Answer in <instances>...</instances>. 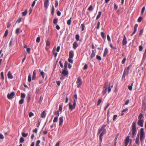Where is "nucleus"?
I'll use <instances>...</instances> for the list:
<instances>
[{
  "label": "nucleus",
  "instance_id": "obj_1",
  "mask_svg": "<svg viewBox=\"0 0 146 146\" xmlns=\"http://www.w3.org/2000/svg\"><path fill=\"white\" fill-rule=\"evenodd\" d=\"M107 90L108 93H109L111 91L110 84L108 83H106L104 87V89L102 92L103 94H105Z\"/></svg>",
  "mask_w": 146,
  "mask_h": 146
},
{
  "label": "nucleus",
  "instance_id": "obj_2",
  "mask_svg": "<svg viewBox=\"0 0 146 146\" xmlns=\"http://www.w3.org/2000/svg\"><path fill=\"white\" fill-rule=\"evenodd\" d=\"M136 123L135 122H133L132 126L131 131L132 132L133 136L136 135Z\"/></svg>",
  "mask_w": 146,
  "mask_h": 146
},
{
  "label": "nucleus",
  "instance_id": "obj_3",
  "mask_svg": "<svg viewBox=\"0 0 146 146\" xmlns=\"http://www.w3.org/2000/svg\"><path fill=\"white\" fill-rule=\"evenodd\" d=\"M140 140L141 142L143 141L145 138V133L144 132L143 129L141 128L140 130Z\"/></svg>",
  "mask_w": 146,
  "mask_h": 146
},
{
  "label": "nucleus",
  "instance_id": "obj_4",
  "mask_svg": "<svg viewBox=\"0 0 146 146\" xmlns=\"http://www.w3.org/2000/svg\"><path fill=\"white\" fill-rule=\"evenodd\" d=\"M101 132L100 135H103L106 132V129L104 128V127L103 126L101 129H100L98 133V135Z\"/></svg>",
  "mask_w": 146,
  "mask_h": 146
},
{
  "label": "nucleus",
  "instance_id": "obj_5",
  "mask_svg": "<svg viewBox=\"0 0 146 146\" xmlns=\"http://www.w3.org/2000/svg\"><path fill=\"white\" fill-rule=\"evenodd\" d=\"M76 83L77 84V86L78 88H79V87L81 86L82 83V79L81 78L79 77L77 79V81H76Z\"/></svg>",
  "mask_w": 146,
  "mask_h": 146
},
{
  "label": "nucleus",
  "instance_id": "obj_6",
  "mask_svg": "<svg viewBox=\"0 0 146 146\" xmlns=\"http://www.w3.org/2000/svg\"><path fill=\"white\" fill-rule=\"evenodd\" d=\"M15 95V93L14 92H12L10 94L8 93L7 95V97L9 99L13 98Z\"/></svg>",
  "mask_w": 146,
  "mask_h": 146
},
{
  "label": "nucleus",
  "instance_id": "obj_7",
  "mask_svg": "<svg viewBox=\"0 0 146 146\" xmlns=\"http://www.w3.org/2000/svg\"><path fill=\"white\" fill-rule=\"evenodd\" d=\"M130 141L129 136H127L125 139V146H127L128 144Z\"/></svg>",
  "mask_w": 146,
  "mask_h": 146
},
{
  "label": "nucleus",
  "instance_id": "obj_8",
  "mask_svg": "<svg viewBox=\"0 0 146 146\" xmlns=\"http://www.w3.org/2000/svg\"><path fill=\"white\" fill-rule=\"evenodd\" d=\"M76 105L73 104L72 105L71 103H69V109L71 110H72L73 109H74L76 107Z\"/></svg>",
  "mask_w": 146,
  "mask_h": 146
},
{
  "label": "nucleus",
  "instance_id": "obj_9",
  "mask_svg": "<svg viewBox=\"0 0 146 146\" xmlns=\"http://www.w3.org/2000/svg\"><path fill=\"white\" fill-rule=\"evenodd\" d=\"M129 66H128L127 68H125V70L123 73V77L124 76L125 74H128L129 72Z\"/></svg>",
  "mask_w": 146,
  "mask_h": 146
},
{
  "label": "nucleus",
  "instance_id": "obj_10",
  "mask_svg": "<svg viewBox=\"0 0 146 146\" xmlns=\"http://www.w3.org/2000/svg\"><path fill=\"white\" fill-rule=\"evenodd\" d=\"M127 43L126 38L125 36H124L122 40V44L123 45H126Z\"/></svg>",
  "mask_w": 146,
  "mask_h": 146
},
{
  "label": "nucleus",
  "instance_id": "obj_11",
  "mask_svg": "<svg viewBox=\"0 0 146 146\" xmlns=\"http://www.w3.org/2000/svg\"><path fill=\"white\" fill-rule=\"evenodd\" d=\"M143 120H139L137 124L141 127H142L143 126Z\"/></svg>",
  "mask_w": 146,
  "mask_h": 146
},
{
  "label": "nucleus",
  "instance_id": "obj_12",
  "mask_svg": "<svg viewBox=\"0 0 146 146\" xmlns=\"http://www.w3.org/2000/svg\"><path fill=\"white\" fill-rule=\"evenodd\" d=\"M138 26V25L137 24H136L135 25V26H134V32H133V33L131 35V36H133V35L135 34V33L136 32V31H137V27Z\"/></svg>",
  "mask_w": 146,
  "mask_h": 146
},
{
  "label": "nucleus",
  "instance_id": "obj_13",
  "mask_svg": "<svg viewBox=\"0 0 146 146\" xmlns=\"http://www.w3.org/2000/svg\"><path fill=\"white\" fill-rule=\"evenodd\" d=\"M59 125L60 126H61L63 122V117H60L59 120Z\"/></svg>",
  "mask_w": 146,
  "mask_h": 146
},
{
  "label": "nucleus",
  "instance_id": "obj_14",
  "mask_svg": "<svg viewBox=\"0 0 146 146\" xmlns=\"http://www.w3.org/2000/svg\"><path fill=\"white\" fill-rule=\"evenodd\" d=\"M139 134H138L137 135V137L136 139L135 140V143H136L138 145H139Z\"/></svg>",
  "mask_w": 146,
  "mask_h": 146
},
{
  "label": "nucleus",
  "instance_id": "obj_15",
  "mask_svg": "<svg viewBox=\"0 0 146 146\" xmlns=\"http://www.w3.org/2000/svg\"><path fill=\"white\" fill-rule=\"evenodd\" d=\"M74 56V52L73 51H70V52L69 57L70 58H72Z\"/></svg>",
  "mask_w": 146,
  "mask_h": 146
},
{
  "label": "nucleus",
  "instance_id": "obj_16",
  "mask_svg": "<svg viewBox=\"0 0 146 146\" xmlns=\"http://www.w3.org/2000/svg\"><path fill=\"white\" fill-rule=\"evenodd\" d=\"M36 70H34L33 74V76L32 77V80H35L36 79Z\"/></svg>",
  "mask_w": 146,
  "mask_h": 146
},
{
  "label": "nucleus",
  "instance_id": "obj_17",
  "mask_svg": "<svg viewBox=\"0 0 146 146\" xmlns=\"http://www.w3.org/2000/svg\"><path fill=\"white\" fill-rule=\"evenodd\" d=\"M48 1L49 0H45L44 2V6L46 8H47L48 6Z\"/></svg>",
  "mask_w": 146,
  "mask_h": 146
},
{
  "label": "nucleus",
  "instance_id": "obj_18",
  "mask_svg": "<svg viewBox=\"0 0 146 146\" xmlns=\"http://www.w3.org/2000/svg\"><path fill=\"white\" fill-rule=\"evenodd\" d=\"M67 69H64V70L63 71L62 74H63L64 76L67 75L68 74V72L66 71Z\"/></svg>",
  "mask_w": 146,
  "mask_h": 146
},
{
  "label": "nucleus",
  "instance_id": "obj_19",
  "mask_svg": "<svg viewBox=\"0 0 146 146\" xmlns=\"http://www.w3.org/2000/svg\"><path fill=\"white\" fill-rule=\"evenodd\" d=\"M8 77L9 78L12 79L13 78V76L12 74H11L10 71H9L7 74Z\"/></svg>",
  "mask_w": 146,
  "mask_h": 146
},
{
  "label": "nucleus",
  "instance_id": "obj_20",
  "mask_svg": "<svg viewBox=\"0 0 146 146\" xmlns=\"http://www.w3.org/2000/svg\"><path fill=\"white\" fill-rule=\"evenodd\" d=\"M139 120H143V115L142 113H140L138 116Z\"/></svg>",
  "mask_w": 146,
  "mask_h": 146
},
{
  "label": "nucleus",
  "instance_id": "obj_21",
  "mask_svg": "<svg viewBox=\"0 0 146 146\" xmlns=\"http://www.w3.org/2000/svg\"><path fill=\"white\" fill-rule=\"evenodd\" d=\"M46 115V113L45 111H44L41 113V117L42 118H44L45 117Z\"/></svg>",
  "mask_w": 146,
  "mask_h": 146
},
{
  "label": "nucleus",
  "instance_id": "obj_22",
  "mask_svg": "<svg viewBox=\"0 0 146 146\" xmlns=\"http://www.w3.org/2000/svg\"><path fill=\"white\" fill-rule=\"evenodd\" d=\"M95 56V53L94 50L92 51V52L90 56V59H91Z\"/></svg>",
  "mask_w": 146,
  "mask_h": 146
},
{
  "label": "nucleus",
  "instance_id": "obj_23",
  "mask_svg": "<svg viewBox=\"0 0 146 146\" xmlns=\"http://www.w3.org/2000/svg\"><path fill=\"white\" fill-rule=\"evenodd\" d=\"M108 53V49L107 48H106L104 50V53L103 56H105Z\"/></svg>",
  "mask_w": 146,
  "mask_h": 146
},
{
  "label": "nucleus",
  "instance_id": "obj_24",
  "mask_svg": "<svg viewBox=\"0 0 146 146\" xmlns=\"http://www.w3.org/2000/svg\"><path fill=\"white\" fill-rule=\"evenodd\" d=\"M73 48L75 49L78 46V44L76 42H74V43L73 45Z\"/></svg>",
  "mask_w": 146,
  "mask_h": 146
},
{
  "label": "nucleus",
  "instance_id": "obj_25",
  "mask_svg": "<svg viewBox=\"0 0 146 146\" xmlns=\"http://www.w3.org/2000/svg\"><path fill=\"white\" fill-rule=\"evenodd\" d=\"M28 135V133H25L24 132H22V136H23V137H26Z\"/></svg>",
  "mask_w": 146,
  "mask_h": 146
},
{
  "label": "nucleus",
  "instance_id": "obj_26",
  "mask_svg": "<svg viewBox=\"0 0 146 146\" xmlns=\"http://www.w3.org/2000/svg\"><path fill=\"white\" fill-rule=\"evenodd\" d=\"M68 65V62L67 61H65L64 66V69H67V66Z\"/></svg>",
  "mask_w": 146,
  "mask_h": 146
},
{
  "label": "nucleus",
  "instance_id": "obj_27",
  "mask_svg": "<svg viewBox=\"0 0 146 146\" xmlns=\"http://www.w3.org/2000/svg\"><path fill=\"white\" fill-rule=\"evenodd\" d=\"M31 75L30 74H29L28 77V81L29 82H30L31 81Z\"/></svg>",
  "mask_w": 146,
  "mask_h": 146
},
{
  "label": "nucleus",
  "instance_id": "obj_28",
  "mask_svg": "<svg viewBox=\"0 0 146 146\" xmlns=\"http://www.w3.org/2000/svg\"><path fill=\"white\" fill-rule=\"evenodd\" d=\"M50 42L48 40H47L46 42V49H47V46H49L50 45Z\"/></svg>",
  "mask_w": 146,
  "mask_h": 146
},
{
  "label": "nucleus",
  "instance_id": "obj_29",
  "mask_svg": "<svg viewBox=\"0 0 146 146\" xmlns=\"http://www.w3.org/2000/svg\"><path fill=\"white\" fill-rule=\"evenodd\" d=\"M102 12H99L98 13V15L97 16V17L96 18V19H98L100 17V16L101 15Z\"/></svg>",
  "mask_w": 146,
  "mask_h": 146
},
{
  "label": "nucleus",
  "instance_id": "obj_30",
  "mask_svg": "<svg viewBox=\"0 0 146 146\" xmlns=\"http://www.w3.org/2000/svg\"><path fill=\"white\" fill-rule=\"evenodd\" d=\"M1 78L2 80H4V73L3 72H2L1 73Z\"/></svg>",
  "mask_w": 146,
  "mask_h": 146
},
{
  "label": "nucleus",
  "instance_id": "obj_31",
  "mask_svg": "<svg viewBox=\"0 0 146 146\" xmlns=\"http://www.w3.org/2000/svg\"><path fill=\"white\" fill-rule=\"evenodd\" d=\"M133 83H132L131 84V86H128V89L130 91L132 90V86H133Z\"/></svg>",
  "mask_w": 146,
  "mask_h": 146
},
{
  "label": "nucleus",
  "instance_id": "obj_32",
  "mask_svg": "<svg viewBox=\"0 0 146 146\" xmlns=\"http://www.w3.org/2000/svg\"><path fill=\"white\" fill-rule=\"evenodd\" d=\"M25 94L21 93V97L22 98L21 99H23L25 98Z\"/></svg>",
  "mask_w": 146,
  "mask_h": 146
},
{
  "label": "nucleus",
  "instance_id": "obj_33",
  "mask_svg": "<svg viewBox=\"0 0 146 146\" xmlns=\"http://www.w3.org/2000/svg\"><path fill=\"white\" fill-rule=\"evenodd\" d=\"M24 101V100L23 99H21L19 102V104H23Z\"/></svg>",
  "mask_w": 146,
  "mask_h": 146
},
{
  "label": "nucleus",
  "instance_id": "obj_34",
  "mask_svg": "<svg viewBox=\"0 0 146 146\" xmlns=\"http://www.w3.org/2000/svg\"><path fill=\"white\" fill-rule=\"evenodd\" d=\"M8 31L7 30L6 31L5 33V34L3 36L4 37H6L7 36V35L8 34Z\"/></svg>",
  "mask_w": 146,
  "mask_h": 146
},
{
  "label": "nucleus",
  "instance_id": "obj_35",
  "mask_svg": "<svg viewBox=\"0 0 146 146\" xmlns=\"http://www.w3.org/2000/svg\"><path fill=\"white\" fill-rule=\"evenodd\" d=\"M24 141V138L22 137H21L19 140L20 143H22Z\"/></svg>",
  "mask_w": 146,
  "mask_h": 146
},
{
  "label": "nucleus",
  "instance_id": "obj_36",
  "mask_svg": "<svg viewBox=\"0 0 146 146\" xmlns=\"http://www.w3.org/2000/svg\"><path fill=\"white\" fill-rule=\"evenodd\" d=\"M102 99H100L98 100L97 103V106H99L100 104L102 101Z\"/></svg>",
  "mask_w": 146,
  "mask_h": 146
},
{
  "label": "nucleus",
  "instance_id": "obj_37",
  "mask_svg": "<svg viewBox=\"0 0 146 146\" xmlns=\"http://www.w3.org/2000/svg\"><path fill=\"white\" fill-rule=\"evenodd\" d=\"M27 10H26L25 11L23 12L22 13V14L23 15V16H25L27 15Z\"/></svg>",
  "mask_w": 146,
  "mask_h": 146
},
{
  "label": "nucleus",
  "instance_id": "obj_38",
  "mask_svg": "<svg viewBox=\"0 0 146 146\" xmlns=\"http://www.w3.org/2000/svg\"><path fill=\"white\" fill-rule=\"evenodd\" d=\"M71 17L70 18V19L68 20L67 21V24L68 25H70L71 24Z\"/></svg>",
  "mask_w": 146,
  "mask_h": 146
},
{
  "label": "nucleus",
  "instance_id": "obj_39",
  "mask_svg": "<svg viewBox=\"0 0 146 146\" xmlns=\"http://www.w3.org/2000/svg\"><path fill=\"white\" fill-rule=\"evenodd\" d=\"M13 42V40L12 39H11V40H10V43L9 44V46H11L12 45V43Z\"/></svg>",
  "mask_w": 146,
  "mask_h": 146
},
{
  "label": "nucleus",
  "instance_id": "obj_40",
  "mask_svg": "<svg viewBox=\"0 0 146 146\" xmlns=\"http://www.w3.org/2000/svg\"><path fill=\"white\" fill-rule=\"evenodd\" d=\"M58 22V19H55L53 20V23L54 24H56Z\"/></svg>",
  "mask_w": 146,
  "mask_h": 146
},
{
  "label": "nucleus",
  "instance_id": "obj_41",
  "mask_svg": "<svg viewBox=\"0 0 146 146\" xmlns=\"http://www.w3.org/2000/svg\"><path fill=\"white\" fill-rule=\"evenodd\" d=\"M145 7H144L142 9V10H141V15H143V13L144 12V11H145Z\"/></svg>",
  "mask_w": 146,
  "mask_h": 146
},
{
  "label": "nucleus",
  "instance_id": "obj_42",
  "mask_svg": "<svg viewBox=\"0 0 146 146\" xmlns=\"http://www.w3.org/2000/svg\"><path fill=\"white\" fill-rule=\"evenodd\" d=\"M96 59L99 60H101V57L98 55L96 56Z\"/></svg>",
  "mask_w": 146,
  "mask_h": 146
},
{
  "label": "nucleus",
  "instance_id": "obj_43",
  "mask_svg": "<svg viewBox=\"0 0 146 146\" xmlns=\"http://www.w3.org/2000/svg\"><path fill=\"white\" fill-rule=\"evenodd\" d=\"M58 117H55L54 119L53 120V122H56L58 120Z\"/></svg>",
  "mask_w": 146,
  "mask_h": 146
},
{
  "label": "nucleus",
  "instance_id": "obj_44",
  "mask_svg": "<svg viewBox=\"0 0 146 146\" xmlns=\"http://www.w3.org/2000/svg\"><path fill=\"white\" fill-rule=\"evenodd\" d=\"M88 9L89 11H92L93 10L92 6V5L90 6L88 8Z\"/></svg>",
  "mask_w": 146,
  "mask_h": 146
},
{
  "label": "nucleus",
  "instance_id": "obj_45",
  "mask_svg": "<svg viewBox=\"0 0 146 146\" xmlns=\"http://www.w3.org/2000/svg\"><path fill=\"white\" fill-rule=\"evenodd\" d=\"M54 114L56 115H57V117H58L59 116V113L58 111H57L55 112L54 113Z\"/></svg>",
  "mask_w": 146,
  "mask_h": 146
},
{
  "label": "nucleus",
  "instance_id": "obj_46",
  "mask_svg": "<svg viewBox=\"0 0 146 146\" xmlns=\"http://www.w3.org/2000/svg\"><path fill=\"white\" fill-rule=\"evenodd\" d=\"M142 19V18L141 17H140L138 18V19L137 21H138V22H140L141 21Z\"/></svg>",
  "mask_w": 146,
  "mask_h": 146
},
{
  "label": "nucleus",
  "instance_id": "obj_47",
  "mask_svg": "<svg viewBox=\"0 0 146 146\" xmlns=\"http://www.w3.org/2000/svg\"><path fill=\"white\" fill-rule=\"evenodd\" d=\"M101 34L102 38H104L105 37L104 33L103 32H102L101 33Z\"/></svg>",
  "mask_w": 146,
  "mask_h": 146
},
{
  "label": "nucleus",
  "instance_id": "obj_48",
  "mask_svg": "<svg viewBox=\"0 0 146 146\" xmlns=\"http://www.w3.org/2000/svg\"><path fill=\"white\" fill-rule=\"evenodd\" d=\"M20 31V29L19 28H17L16 31L15 33H16L18 34L19 33V32Z\"/></svg>",
  "mask_w": 146,
  "mask_h": 146
},
{
  "label": "nucleus",
  "instance_id": "obj_49",
  "mask_svg": "<svg viewBox=\"0 0 146 146\" xmlns=\"http://www.w3.org/2000/svg\"><path fill=\"white\" fill-rule=\"evenodd\" d=\"M143 46L141 45V46H139V51H141L143 49Z\"/></svg>",
  "mask_w": 146,
  "mask_h": 146
},
{
  "label": "nucleus",
  "instance_id": "obj_50",
  "mask_svg": "<svg viewBox=\"0 0 146 146\" xmlns=\"http://www.w3.org/2000/svg\"><path fill=\"white\" fill-rule=\"evenodd\" d=\"M82 26V30L83 31L84 29L85 26L84 24H82L81 25Z\"/></svg>",
  "mask_w": 146,
  "mask_h": 146
},
{
  "label": "nucleus",
  "instance_id": "obj_51",
  "mask_svg": "<svg viewBox=\"0 0 146 146\" xmlns=\"http://www.w3.org/2000/svg\"><path fill=\"white\" fill-rule=\"evenodd\" d=\"M22 20V19L21 18H19V19H17V22L18 23H20Z\"/></svg>",
  "mask_w": 146,
  "mask_h": 146
},
{
  "label": "nucleus",
  "instance_id": "obj_52",
  "mask_svg": "<svg viewBox=\"0 0 146 146\" xmlns=\"http://www.w3.org/2000/svg\"><path fill=\"white\" fill-rule=\"evenodd\" d=\"M79 36L78 35H76V39L77 40H79Z\"/></svg>",
  "mask_w": 146,
  "mask_h": 146
},
{
  "label": "nucleus",
  "instance_id": "obj_53",
  "mask_svg": "<svg viewBox=\"0 0 146 146\" xmlns=\"http://www.w3.org/2000/svg\"><path fill=\"white\" fill-rule=\"evenodd\" d=\"M100 26V22H98L97 23V25L96 28L97 29H99Z\"/></svg>",
  "mask_w": 146,
  "mask_h": 146
},
{
  "label": "nucleus",
  "instance_id": "obj_54",
  "mask_svg": "<svg viewBox=\"0 0 146 146\" xmlns=\"http://www.w3.org/2000/svg\"><path fill=\"white\" fill-rule=\"evenodd\" d=\"M71 59V58H69L68 59V61L69 62L72 63H73V60H72Z\"/></svg>",
  "mask_w": 146,
  "mask_h": 146
},
{
  "label": "nucleus",
  "instance_id": "obj_55",
  "mask_svg": "<svg viewBox=\"0 0 146 146\" xmlns=\"http://www.w3.org/2000/svg\"><path fill=\"white\" fill-rule=\"evenodd\" d=\"M36 0H35V1L33 2L32 5H31L32 7H33L34 6L35 4L36 3Z\"/></svg>",
  "mask_w": 146,
  "mask_h": 146
},
{
  "label": "nucleus",
  "instance_id": "obj_56",
  "mask_svg": "<svg viewBox=\"0 0 146 146\" xmlns=\"http://www.w3.org/2000/svg\"><path fill=\"white\" fill-rule=\"evenodd\" d=\"M36 0H35V1L33 2L32 5H31L32 7H33L34 6L35 4L36 3Z\"/></svg>",
  "mask_w": 146,
  "mask_h": 146
},
{
  "label": "nucleus",
  "instance_id": "obj_57",
  "mask_svg": "<svg viewBox=\"0 0 146 146\" xmlns=\"http://www.w3.org/2000/svg\"><path fill=\"white\" fill-rule=\"evenodd\" d=\"M34 114L32 112H30L29 115V117H31L32 116H33Z\"/></svg>",
  "mask_w": 146,
  "mask_h": 146
},
{
  "label": "nucleus",
  "instance_id": "obj_58",
  "mask_svg": "<svg viewBox=\"0 0 146 146\" xmlns=\"http://www.w3.org/2000/svg\"><path fill=\"white\" fill-rule=\"evenodd\" d=\"M40 74L41 75V76H42V78L44 79V72H40Z\"/></svg>",
  "mask_w": 146,
  "mask_h": 146
},
{
  "label": "nucleus",
  "instance_id": "obj_59",
  "mask_svg": "<svg viewBox=\"0 0 146 146\" xmlns=\"http://www.w3.org/2000/svg\"><path fill=\"white\" fill-rule=\"evenodd\" d=\"M126 60V59L125 58H124L123 60L122 61L121 63L122 64H124L125 63V62Z\"/></svg>",
  "mask_w": 146,
  "mask_h": 146
},
{
  "label": "nucleus",
  "instance_id": "obj_60",
  "mask_svg": "<svg viewBox=\"0 0 146 146\" xmlns=\"http://www.w3.org/2000/svg\"><path fill=\"white\" fill-rule=\"evenodd\" d=\"M110 106V104L109 103L107 104L106 106L104 107V110H106L107 108Z\"/></svg>",
  "mask_w": 146,
  "mask_h": 146
},
{
  "label": "nucleus",
  "instance_id": "obj_61",
  "mask_svg": "<svg viewBox=\"0 0 146 146\" xmlns=\"http://www.w3.org/2000/svg\"><path fill=\"white\" fill-rule=\"evenodd\" d=\"M87 68H88L87 65L86 64L84 66L83 69L84 70H86Z\"/></svg>",
  "mask_w": 146,
  "mask_h": 146
},
{
  "label": "nucleus",
  "instance_id": "obj_62",
  "mask_svg": "<svg viewBox=\"0 0 146 146\" xmlns=\"http://www.w3.org/2000/svg\"><path fill=\"white\" fill-rule=\"evenodd\" d=\"M11 26V24L10 23L8 22L7 24V27L9 28Z\"/></svg>",
  "mask_w": 146,
  "mask_h": 146
},
{
  "label": "nucleus",
  "instance_id": "obj_63",
  "mask_svg": "<svg viewBox=\"0 0 146 146\" xmlns=\"http://www.w3.org/2000/svg\"><path fill=\"white\" fill-rule=\"evenodd\" d=\"M58 5V2L57 1H55V7H56Z\"/></svg>",
  "mask_w": 146,
  "mask_h": 146
},
{
  "label": "nucleus",
  "instance_id": "obj_64",
  "mask_svg": "<svg viewBox=\"0 0 146 146\" xmlns=\"http://www.w3.org/2000/svg\"><path fill=\"white\" fill-rule=\"evenodd\" d=\"M31 50V49L30 48H27V52L29 53H30V51Z\"/></svg>",
  "mask_w": 146,
  "mask_h": 146
}]
</instances>
